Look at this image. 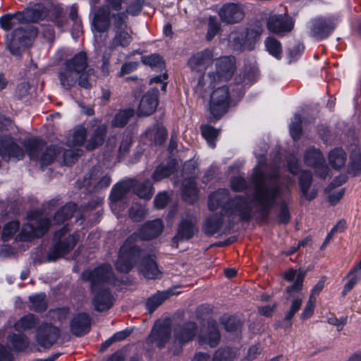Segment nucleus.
Masks as SVG:
<instances>
[{
	"label": "nucleus",
	"instance_id": "obj_62",
	"mask_svg": "<svg viewBox=\"0 0 361 361\" xmlns=\"http://www.w3.org/2000/svg\"><path fill=\"white\" fill-rule=\"evenodd\" d=\"M80 149H64L62 148V152L61 155H62L64 164L68 166L74 164L80 156Z\"/></svg>",
	"mask_w": 361,
	"mask_h": 361
},
{
	"label": "nucleus",
	"instance_id": "obj_61",
	"mask_svg": "<svg viewBox=\"0 0 361 361\" xmlns=\"http://www.w3.org/2000/svg\"><path fill=\"white\" fill-rule=\"evenodd\" d=\"M20 228V223L18 221H13L7 223L2 231V239L6 241L11 238Z\"/></svg>",
	"mask_w": 361,
	"mask_h": 361
},
{
	"label": "nucleus",
	"instance_id": "obj_14",
	"mask_svg": "<svg viewBox=\"0 0 361 361\" xmlns=\"http://www.w3.org/2000/svg\"><path fill=\"white\" fill-rule=\"evenodd\" d=\"M214 61L213 51L205 49L194 54L188 61V66L192 72L204 74Z\"/></svg>",
	"mask_w": 361,
	"mask_h": 361
},
{
	"label": "nucleus",
	"instance_id": "obj_7",
	"mask_svg": "<svg viewBox=\"0 0 361 361\" xmlns=\"http://www.w3.org/2000/svg\"><path fill=\"white\" fill-rule=\"evenodd\" d=\"M87 130L89 135L85 145L87 150L92 151L104 144L108 133L106 123L101 120L93 119L89 122Z\"/></svg>",
	"mask_w": 361,
	"mask_h": 361
},
{
	"label": "nucleus",
	"instance_id": "obj_39",
	"mask_svg": "<svg viewBox=\"0 0 361 361\" xmlns=\"http://www.w3.org/2000/svg\"><path fill=\"white\" fill-rule=\"evenodd\" d=\"M303 160L305 165L314 167L324 162V157L319 149L312 147L305 152Z\"/></svg>",
	"mask_w": 361,
	"mask_h": 361
},
{
	"label": "nucleus",
	"instance_id": "obj_59",
	"mask_svg": "<svg viewBox=\"0 0 361 361\" xmlns=\"http://www.w3.org/2000/svg\"><path fill=\"white\" fill-rule=\"evenodd\" d=\"M221 30L220 23L216 16H210L208 19V29L206 35L207 41H211Z\"/></svg>",
	"mask_w": 361,
	"mask_h": 361
},
{
	"label": "nucleus",
	"instance_id": "obj_60",
	"mask_svg": "<svg viewBox=\"0 0 361 361\" xmlns=\"http://www.w3.org/2000/svg\"><path fill=\"white\" fill-rule=\"evenodd\" d=\"M295 121L290 126V133L293 139L297 141L300 140L302 133L301 116L299 114L295 115Z\"/></svg>",
	"mask_w": 361,
	"mask_h": 361
},
{
	"label": "nucleus",
	"instance_id": "obj_51",
	"mask_svg": "<svg viewBox=\"0 0 361 361\" xmlns=\"http://www.w3.org/2000/svg\"><path fill=\"white\" fill-rule=\"evenodd\" d=\"M132 144V135H130V134L124 135L123 136L122 140L120 143L118 150L117 161L118 162L123 161L129 154Z\"/></svg>",
	"mask_w": 361,
	"mask_h": 361
},
{
	"label": "nucleus",
	"instance_id": "obj_26",
	"mask_svg": "<svg viewBox=\"0 0 361 361\" xmlns=\"http://www.w3.org/2000/svg\"><path fill=\"white\" fill-rule=\"evenodd\" d=\"M114 298L109 289H102L97 293L92 299V305L97 312L109 310L114 305Z\"/></svg>",
	"mask_w": 361,
	"mask_h": 361
},
{
	"label": "nucleus",
	"instance_id": "obj_40",
	"mask_svg": "<svg viewBox=\"0 0 361 361\" xmlns=\"http://www.w3.org/2000/svg\"><path fill=\"white\" fill-rule=\"evenodd\" d=\"M103 171L100 166H93L90 171L84 176L82 186L90 190H94V185L99 180L100 176L102 175Z\"/></svg>",
	"mask_w": 361,
	"mask_h": 361
},
{
	"label": "nucleus",
	"instance_id": "obj_25",
	"mask_svg": "<svg viewBox=\"0 0 361 361\" xmlns=\"http://www.w3.org/2000/svg\"><path fill=\"white\" fill-rule=\"evenodd\" d=\"M197 325L193 322H188L177 326L174 330L176 341L184 344L192 341L196 335Z\"/></svg>",
	"mask_w": 361,
	"mask_h": 361
},
{
	"label": "nucleus",
	"instance_id": "obj_20",
	"mask_svg": "<svg viewBox=\"0 0 361 361\" xmlns=\"http://www.w3.org/2000/svg\"><path fill=\"white\" fill-rule=\"evenodd\" d=\"M48 13L47 8L42 4H36L23 11L17 12L20 22L23 23H37L44 20Z\"/></svg>",
	"mask_w": 361,
	"mask_h": 361
},
{
	"label": "nucleus",
	"instance_id": "obj_36",
	"mask_svg": "<svg viewBox=\"0 0 361 361\" xmlns=\"http://www.w3.org/2000/svg\"><path fill=\"white\" fill-rule=\"evenodd\" d=\"M132 185L131 180L117 183L111 190L110 200L114 202L121 200L131 190Z\"/></svg>",
	"mask_w": 361,
	"mask_h": 361
},
{
	"label": "nucleus",
	"instance_id": "obj_58",
	"mask_svg": "<svg viewBox=\"0 0 361 361\" xmlns=\"http://www.w3.org/2000/svg\"><path fill=\"white\" fill-rule=\"evenodd\" d=\"M111 19L113 20V25L114 30H123L127 27L128 16L127 13L118 12L116 13H112Z\"/></svg>",
	"mask_w": 361,
	"mask_h": 361
},
{
	"label": "nucleus",
	"instance_id": "obj_12",
	"mask_svg": "<svg viewBox=\"0 0 361 361\" xmlns=\"http://www.w3.org/2000/svg\"><path fill=\"white\" fill-rule=\"evenodd\" d=\"M267 27L272 33L284 36L294 27V20L288 15H271L267 21Z\"/></svg>",
	"mask_w": 361,
	"mask_h": 361
},
{
	"label": "nucleus",
	"instance_id": "obj_4",
	"mask_svg": "<svg viewBox=\"0 0 361 361\" xmlns=\"http://www.w3.org/2000/svg\"><path fill=\"white\" fill-rule=\"evenodd\" d=\"M231 102L228 86L215 89L211 94L209 112L215 120H219L228 110Z\"/></svg>",
	"mask_w": 361,
	"mask_h": 361
},
{
	"label": "nucleus",
	"instance_id": "obj_1",
	"mask_svg": "<svg viewBox=\"0 0 361 361\" xmlns=\"http://www.w3.org/2000/svg\"><path fill=\"white\" fill-rule=\"evenodd\" d=\"M164 225L159 219L146 222L136 232L124 241L118 251L116 269L121 273H128L142 255V249L137 245V240H150L157 238L163 231Z\"/></svg>",
	"mask_w": 361,
	"mask_h": 361
},
{
	"label": "nucleus",
	"instance_id": "obj_42",
	"mask_svg": "<svg viewBox=\"0 0 361 361\" xmlns=\"http://www.w3.org/2000/svg\"><path fill=\"white\" fill-rule=\"evenodd\" d=\"M133 41V37L130 33H128L125 30H116L115 35L112 39L111 47V49H114L118 47L126 48Z\"/></svg>",
	"mask_w": 361,
	"mask_h": 361
},
{
	"label": "nucleus",
	"instance_id": "obj_22",
	"mask_svg": "<svg viewBox=\"0 0 361 361\" xmlns=\"http://www.w3.org/2000/svg\"><path fill=\"white\" fill-rule=\"evenodd\" d=\"M158 104V90L148 91L140 100L138 114L142 116L152 114L156 111Z\"/></svg>",
	"mask_w": 361,
	"mask_h": 361
},
{
	"label": "nucleus",
	"instance_id": "obj_21",
	"mask_svg": "<svg viewBox=\"0 0 361 361\" xmlns=\"http://www.w3.org/2000/svg\"><path fill=\"white\" fill-rule=\"evenodd\" d=\"M91 324L92 319L87 313H78L71 321V332L75 336L81 337L89 333Z\"/></svg>",
	"mask_w": 361,
	"mask_h": 361
},
{
	"label": "nucleus",
	"instance_id": "obj_41",
	"mask_svg": "<svg viewBox=\"0 0 361 361\" xmlns=\"http://www.w3.org/2000/svg\"><path fill=\"white\" fill-rule=\"evenodd\" d=\"M171 293L170 291H158L149 297L146 301V307L149 313H152L159 306L167 300Z\"/></svg>",
	"mask_w": 361,
	"mask_h": 361
},
{
	"label": "nucleus",
	"instance_id": "obj_29",
	"mask_svg": "<svg viewBox=\"0 0 361 361\" xmlns=\"http://www.w3.org/2000/svg\"><path fill=\"white\" fill-rule=\"evenodd\" d=\"M312 182V174L310 171H302L299 176V185L302 193V197L311 201L317 196V191L312 190L309 192V189Z\"/></svg>",
	"mask_w": 361,
	"mask_h": 361
},
{
	"label": "nucleus",
	"instance_id": "obj_10",
	"mask_svg": "<svg viewBox=\"0 0 361 361\" xmlns=\"http://www.w3.org/2000/svg\"><path fill=\"white\" fill-rule=\"evenodd\" d=\"M338 18L335 16H320L311 20L310 33L317 39H324L335 30Z\"/></svg>",
	"mask_w": 361,
	"mask_h": 361
},
{
	"label": "nucleus",
	"instance_id": "obj_28",
	"mask_svg": "<svg viewBox=\"0 0 361 361\" xmlns=\"http://www.w3.org/2000/svg\"><path fill=\"white\" fill-rule=\"evenodd\" d=\"M66 68L76 73L84 72L88 68V58L85 51H81L63 62Z\"/></svg>",
	"mask_w": 361,
	"mask_h": 361
},
{
	"label": "nucleus",
	"instance_id": "obj_46",
	"mask_svg": "<svg viewBox=\"0 0 361 361\" xmlns=\"http://www.w3.org/2000/svg\"><path fill=\"white\" fill-rule=\"evenodd\" d=\"M135 111L133 109H128L119 111L111 121V126L114 128H123L134 116Z\"/></svg>",
	"mask_w": 361,
	"mask_h": 361
},
{
	"label": "nucleus",
	"instance_id": "obj_24",
	"mask_svg": "<svg viewBox=\"0 0 361 361\" xmlns=\"http://www.w3.org/2000/svg\"><path fill=\"white\" fill-rule=\"evenodd\" d=\"M220 339L221 334L217 322L214 320H209L206 332L199 337L200 343L201 345L207 343L210 347L215 348L219 345Z\"/></svg>",
	"mask_w": 361,
	"mask_h": 361
},
{
	"label": "nucleus",
	"instance_id": "obj_6",
	"mask_svg": "<svg viewBox=\"0 0 361 361\" xmlns=\"http://www.w3.org/2000/svg\"><path fill=\"white\" fill-rule=\"evenodd\" d=\"M114 277L111 266L109 264H101L93 270H85L82 273V279L90 282L92 292L99 286L110 283Z\"/></svg>",
	"mask_w": 361,
	"mask_h": 361
},
{
	"label": "nucleus",
	"instance_id": "obj_13",
	"mask_svg": "<svg viewBox=\"0 0 361 361\" xmlns=\"http://www.w3.org/2000/svg\"><path fill=\"white\" fill-rule=\"evenodd\" d=\"M221 20L228 25L238 23L245 18L244 8L240 4L226 3L218 11Z\"/></svg>",
	"mask_w": 361,
	"mask_h": 361
},
{
	"label": "nucleus",
	"instance_id": "obj_19",
	"mask_svg": "<svg viewBox=\"0 0 361 361\" xmlns=\"http://www.w3.org/2000/svg\"><path fill=\"white\" fill-rule=\"evenodd\" d=\"M111 15L107 7H98L94 12L92 20L94 29L99 33L108 32L111 25Z\"/></svg>",
	"mask_w": 361,
	"mask_h": 361
},
{
	"label": "nucleus",
	"instance_id": "obj_11",
	"mask_svg": "<svg viewBox=\"0 0 361 361\" xmlns=\"http://www.w3.org/2000/svg\"><path fill=\"white\" fill-rule=\"evenodd\" d=\"M78 243L76 235H68L63 239L53 240L52 247L47 254L49 262L56 261L71 252Z\"/></svg>",
	"mask_w": 361,
	"mask_h": 361
},
{
	"label": "nucleus",
	"instance_id": "obj_48",
	"mask_svg": "<svg viewBox=\"0 0 361 361\" xmlns=\"http://www.w3.org/2000/svg\"><path fill=\"white\" fill-rule=\"evenodd\" d=\"M30 302V310L35 312H43L47 309L46 295L44 293L37 294L29 297Z\"/></svg>",
	"mask_w": 361,
	"mask_h": 361
},
{
	"label": "nucleus",
	"instance_id": "obj_57",
	"mask_svg": "<svg viewBox=\"0 0 361 361\" xmlns=\"http://www.w3.org/2000/svg\"><path fill=\"white\" fill-rule=\"evenodd\" d=\"M21 23L17 16V12L13 14H6L0 18V26L6 31L13 29L16 23Z\"/></svg>",
	"mask_w": 361,
	"mask_h": 361
},
{
	"label": "nucleus",
	"instance_id": "obj_8",
	"mask_svg": "<svg viewBox=\"0 0 361 361\" xmlns=\"http://www.w3.org/2000/svg\"><path fill=\"white\" fill-rule=\"evenodd\" d=\"M215 66L216 71L208 74L212 82L228 81L236 69L235 59L232 56L221 57L216 60Z\"/></svg>",
	"mask_w": 361,
	"mask_h": 361
},
{
	"label": "nucleus",
	"instance_id": "obj_27",
	"mask_svg": "<svg viewBox=\"0 0 361 361\" xmlns=\"http://www.w3.org/2000/svg\"><path fill=\"white\" fill-rule=\"evenodd\" d=\"M231 198L228 189L220 188L209 195L208 208L210 211L214 212L221 207V213L224 214L223 207L228 202Z\"/></svg>",
	"mask_w": 361,
	"mask_h": 361
},
{
	"label": "nucleus",
	"instance_id": "obj_38",
	"mask_svg": "<svg viewBox=\"0 0 361 361\" xmlns=\"http://www.w3.org/2000/svg\"><path fill=\"white\" fill-rule=\"evenodd\" d=\"M225 215L223 213L214 214L207 218L205 227L204 233L207 235H213L216 233L221 228L223 225V217Z\"/></svg>",
	"mask_w": 361,
	"mask_h": 361
},
{
	"label": "nucleus",
	"instance_id": "obj_34",
	"mask_svg": "<svg viewBox=\"0 0 361 361\" xmlns=\"http://www.w3.org/2000/svg\"><path fill=\"white\" fill-rule=\"evenodd\" d=\"M25 147L30 159L40 160L42 152L45 148V142L40 139H32L25 143Z\"/></svg>",
	"mask_w": 361,
	"mask_h": 361
},
{
	"label": "nucleus",
	"instance_id": "obj_5",
	"mask_svg": "<svg viewBox=\"0 0 361 361\" xmlns=\"http://www.w3.org/2000/svg\"><path fill=\"white\" fill-rule=\"evenodd\" d=\"M223 212L228 216H238L243 222H249L252 219V208L247 198L241 195L231 197L223 207Z\"/></svg>",
	"mask_w": 361,
	"mask_h": 361
},
{
	"label": "nucleus",
	"instance_id": "obj_45",
	"mask_svg": "<svg viewBox=\"0 0 361 361\" xmlns=\"http://www.w3.org/2000/svg\"><path fill=\"white\" fill-rule=\"evenodd\" d=\"M347 156L342 148H335L329 152V160L331 166L335 169H339L345 165Z\"/></svg>",
	"mask_w": 361,
	"mask_h": 361
},
{
	"label": "nucleus",
	"instance_id": "obj_9",
	"mask_svg": "<svg viewBox=\"0 0 361 361\" xmlns=\"http://www.w3.org/2000/svg\"><path fill=\"white\" fill-rule=\"evenodd\" d=\"M60 336V329L51 323L42 322L36 329V341L44 349L51 348L57 342Z\"/></svg>",
	"mask_w": 361,
	"mask_h": 361
},
{
	"label": "nucleus",
	"instance_id": "obj_33",
	"mask_svg": "<svg viewBox=\"0 0 361 361\" xmlns=\"http://www.w3.org/2000/svg\"><path fill=\"white\" fill-rule=\"evenodd\" d=\"M39 325H40L39 318L34 314L29 313L22 317L14 324V328L17 331H25L36 329Z\"/></svg>",
	"mask_w": 361,
	"mask_h": 361
},
{
	"label": "nucleus",
	"instance_id": "obj_64",
	"mask_svg": "<svg viewBox=\"0 0 361 361\" xmlns=\"http://www.w3.org/2000/svg\"><path fill=\"white\" fill-rule=\"evenodd\" d=\"M168 137L167 129L162 126H157L154 133L153 142L156 145H162Z\"/></svg>",
	"mask_w": 361,
	"mask_h": 361
},
{
	"label": "nucleus",
	"instance_id": "obj_17",
	"mask_svg": "<svg viewBox=\"0 0 361 361\" xmlns=\"http://www.w3.org/2000/svg\"><path fill=\"white\" fill-rule=\"evenodd\" d=\"M171 333V329L169 325L163 323H155L147 339V343H156L159 348H162L169 341Z\"/></svg>",
	"mask_w": 361,
	"mask_h": 361
},
{
	"label": "nucleus",
	"instance_id": "obj_30",
	"mask_svg": "<svg viewBox=\"0 0 361 361\" xmlns=\"http://www.w3.org/2000/svg\"><path fill=\"white\" fill-rule=\"evenodd\" d=\"M198 189L193 178L185 179L182 185V197L189 204H193L198 200Z\"/></svg>",
	"mask_w": 361,
	"mask_h": 361
},
{
	"label": "nucleus",
	"instance_id": "obj_49",
	"mask_svg": "<svg viewBox=\"0 0 361 361\" xmlns=\"http://www.w3.org/2000/svg\"><path fill=\"white\" fill-rule=\"evenodd\" d=\"M262 33V28L260 27L247 29L244 45L247 47V49L252 50L254 49L255 44L259 41Z\"/></svg>",
	"mask_w": 361,
	"mask_h": 361
},
{
	"label": "nucleus",
	"instance_id": "obj_2",
	"mask_svg": "<svg viewBox=\"0 0 361 361\" xmlns=\"http://www.w3.org/2000/svg\"><path fill=\"white\" fill-rule=\"evenodd\" d=\"M266 178L278 179L279 173L275 172L267 176L263 171L257 169L251 176V182L254 186L252 201L258 208L259 213L257 220L262 222L268 221L271 209L281 195V186L278 184L267 185Z\"/></svg>",
	"mask_w": 361,
	"mask_h": 361
},
{
	"label": "nucleus",
	"instance_id": "obj_47",
	"mask_svg": "<svg viewBox=\"0 0 361 361\" xmlns=\"http://www.w3.org/2000/svg\"><path fill=\"white\" fill-rule=\"evenodd\" d=\"M87 130L82 126H76L68 138V142L75 146H82L87 143Z\"/></svg>",
	"mask_w": 361,
	"mask_h": 361
},
{
	"label": "nucleus",
	"instance_id": "obj_32",
	"mask_svg": "<svg viewBox=\"0 0 361 361\" xmlns=\"http://www.w3.org/2000/svg\"><path fill=\"white\" fill-rule=\"evenodd\" d=\"M78 73L66 67L64 63L58 73L60 85L66 90H70L77 82Z\"/></svg>",
	"mask_w": 361,
	"mask_h": 361
},
{
	"label": "nucleus",
	"instance_id": "obj_18",
	"mask_svg": "<svg viewBox=\"0 0 361 361\" xmlns=\"http://www.w3.org/2000/svg\"><path fill=\"white\" fill-rule=\"evenodd\" d=\"M33 33V27H20L12 33V38L8 45L12 54H16L21 46H25L30 42Z\"/></svg>",
	"mask_w": 361,
	"mask_h": 361
},
{
	"label": "nucleus",
	"instance_id": "obj_50",
	"mask_svg": "<svg viewBox=\"0 0 361 361\" xmlns=\"http://www.w3.org/2000/svg\"><path fill=\"white\" fill-rule=\"evenodd\" d=\"M267 51L277 59L282 56V45L281 42L274 37H268L264 42Z\"/></svg>",
	"mask_w": 361,
	"mask_h": 361
},
{
	"label": "nucleus",
	"instance_id": "obj_16",
	"mask_svg": "<svg viewBox=\"0 0 361 361\" xmlns=\"http://www.w3.org/2000/svg\"><path fill=\"white\" fill-rule=\"evenodd\" d=\"M197 221L195 216L188 214L181 220L178 232L173 240H190L195 234L198 233V227L197 226Z\"/></svg>",
	"mask_w": 361,
	"mask_h": 361
},
{
	"label": "nucleus",
	"instance_id": "obj_54",
	"mask_svg": "<svg viewBox=\"0 0 361 361\" xmlns=\"http://www.w3.org/2000/svg\"><path fill=\"white\" fill-rule=\"evenodd\" d=\"M51 20L54 25L62 28L68 24V19L65 16L63 8L60 6H56L53 8L51 16Z\"/></svg>",
	"mask_w": 361,
	"mask_h": 361
},
{
	"label": "nucleus",
	"instance_id": "obj_63",
	"mask_svg": "<svg viewBox=\"0 0 361 361\" xmlns=\"http://www.w3.org/2000/svg\"><path fill=\"white\" fill-rule=\"evenodd\" d=\"M277 220L280 224H288L290 220V214L288 204L283 200L280 203V209L277 215Z\"/></svg>",
	"mask_w": 361,
	"mask_h": 361
},
{
	"label": "nucleus",
	"instance_id": "obj_31",
	"mask_svg": "<svg viewBox=\"0 0 361 361\" xmlns=\"http://www.w3.org/2000/svg\"><path fill=\"white\" fill-rule=\"evenodd\" d=\"M132 188L133 192L137 195L140 198L149 200L154 195V188L149 180L140 181L136 180H131Z\"/></svg>",
	"mask_w": 361,
	"mask_h": 361
},
{
	"label": "nucleus",
	"instance_id": "obj_35",
	"mask_svg": "<svg viewBox=\"0 0 361 361\" xmlns=\"http://www.w3.org/2000/svg\"><path fill=\"white\" fill-rule=\"evenodd\" d=\"M8 341L16 353L25 352L30 347V340L25 334H13L9 336Z\"/></svg>",
	"mask_w": 361,
	"mask_h": 361
},
{
	"label": "nucleus",
	"instance_id": "obj_56",
	"mask_svg": "<svg viewBox=\"0 0 361 361\" xmlns=\"http://www.w3.org/2000/svg\"><path fill=\"white\" fill-rule=\"evenodd\" d=\"M96 71L94 68H90L86 69L84 72L78 73L77 81L78 85L84 89L90 90L92 85L90 82L91 76H95Z\"/></svg>",
	"mask_w": 361,
	"mask_h": 361
},
{
	"label": "nucleus",
	"instance_id": "obj_3",
	"mask_svg": "<svg viewBox=\"0 0 361 361\" xmlns=\"http://www.w3.org/2000/svg\"><path fill=\"white\" fill-rule=\"evenodd\" d=\"M28 222L23 226L19 238L23 241H30L45 235L51 226V220L38 211H32L27 215Z\"/></svg>",
	"mask_w": 361,
	"mask_h": 361
},
{
	"label": "nucleus",
	"instance_id": "obj_53",
	"mask_svg": "<svg viewBox=\"0 0 361 361\" xmlns=\"http://www.w3.org/2000/svg\"><path fill=\"white\" fill-rule=\"evenodd\" d=\"M141 61L145 65H147L152 68H159L161 70L165 68V61L163 57L158 54L143 56L141 58Z\"/></svg>",
	"mask_w": 361,
	"mask_h": 361
},
{
	"label": "nucleus",
	"instance_id": "obj_15",
	"mask_svg": "<svg viewBox=\"0 0 361 361\" xmlns=\"http://www.w3.org/2000/svg\"><path fill=\"white\" fill-rule=\"evenodd\" d=\"M24 155L23 149L13 137L9 135H4L0 137V156L4 161H8L12 157L22 159Z\"/></svg>",
	"mask_w": 361,
	"mask_h": 361
},
{
	"label": "nucleus",
	"instance_id": "obj_44",
	"mask_svg": "<svg viewBox=\"0 0 361 361\" xmlns=\"http://www.w3.org/2000/svg\"><path fill=\"white\" fill-rule=\"evenodd\" d=\"M76 204L72 202L65 204L55 214L54 222L61 224L71 219L76 210Z\"/></svg>",
	"mask_w": 361,
	"mask_h": 361
},
{
	"label": "nucleus",
	"instance_id": "obj_43",
	"mask_svg": "<svg viewBox=\"0 0 361 361\" xmlns=\"http://www.w3.org/2000/svg\"><path fill=\"white\" fill-rule=\"evenodd\" d=\"M62 152V147L56 145L47 147L42 152L40 162L42 165L51 164Z\"/></svg>",
	"mask_w": 361,
	"mask_h": 361
},
{
	"label": "nucleus",
	"instance_id": "obj_52",
	"mask_svg": "<svg viewBox=\"0 0 361 361\" xmlns=\"http://www.w3.org/2000/svg\"><path fill=\"white\" fill-rule=\"evenodd\" d=\"M200 130L203 137L207 141L212 147L216 145V140L219 135V130L209 125H203L200 127Z\"/></svg>",
	"mask_w": 361,
	"mask_h": 361
},
{
	"label": "nucleus",
	"instance_id": "obj_23",
	"mask_svg": "<svg viewBox=\"0 0 361 361\" xmlns=\"http://www.w3.org/2000/svg\"><path fill=\"white\" fill-rule=\"evenodd\" d=\"M155 259L156 257L153 255H148L142 258L140 271L147 279H156L161 275Z\"/></svg>",
	"mask_w": 361,
	"mask_h": 361
},
{
	"label": "nucleus",
	"instance_id": "obj_55",
	"mask_svg": "<svg viewBox=\"0 0 361 361\" xmlns=\"http://www.w3.org/2000/svg\"><path fill=\"white\" fill-rule=\"evenodd\" d=\"M305 276V271L299 270L297 278L293 283L287 286L286 288V292L288 294L289 297H292L295 293H298L302 291Z\"/></svg>",
	"mask_w": 361,
	"mask_h": 361
},
{
	"label": "nucleus",
	"instance_id": "obj_37",
	"mask_svg": "<svg viewBox=\"0 0 361 361\" xmlns=\"http://www.w3.org/2000/svg\"><path fill=\"white\" fill-rule=\"evenodd\" d=\"M176 165V163L174 160L168 161L166 164H161L154 171L152 179L157 182L170 176L175 172Z\"/></svg>",
	"mask_w": 361,
	"mask_h": 361
}]
</instances>
